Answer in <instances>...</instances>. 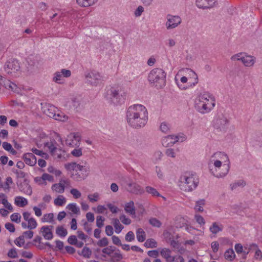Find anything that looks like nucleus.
Returning <instances> with one entry per match:
<instances>
[{"label": "nucleus", "mask_w": 262, "mask_h": 262, "mask_svg": "<svg viewBox=\"0 0 262 262\" xmlns=\"http://www.w3.org/2000/svg\"><path fill=\"white\" fill-rule=\"evenodd\" d=\"M167 21L165 24L167 30L172 29L178 27L182 21L181 17L177 15L168 14L166 16Z\"/></svg>", "instance_id": "obj_14"}, {"label": "nucleus", "mask_w": 262, "mask_h": 262, "mask_svg": "<svg viewBox=\"0 0 262 262\" xmlns=\"http://www.w3.org/2000/svg\"><path fill=\"white\" fill-rule=\"evenodd\" d=\"M86 163L81 165L75 162L65 164L66 169L71 172V177L76 181H80L85 179L88 176V167Z\"/></svg>", "instance_id": "obj_4"}, {"label": "nucleus", "mask_w": 262, "mask_h": 262, "mask_svg": "<svg viewBox=\"0 0 262 262\" xmlns=\"http://www.w3.org/2000/svg\"><path fill=\"white\" fill-rule=\"evenodd\" d=\"M229 121L227 117L221 114L218 115L213 121L214 128L218 132L225 133L229 126Z\"/></svg>", "instance_id": "obj_8"}, {"label": "nucleus", "mask_w": 262, "mask_h": 262, "mask_svg": "<svg viewBox=\"0 0 262 262\" xmlns=\"http://www.w3.org/2000/svg\"><path fill=\"white\" fill-rule=\"evenodd\" d=\"M54 214L52 213H46L43 215L41 220L42 222H52L53 221Z\"/></svg>", "instance_id": "obj_43"}, {"label": "nucleus", "mask_w": 262, "mask_h": 262, "mask_svg": "<svg viewBox=\"0 0 262 262\" xmlns=\"http://www.w3.org/2000/svg\"><path fill=\"white\" fill-rule=\"evenodd\" d=\"M244 54L243 53L234 54L231 57V60L233 61H241L242 62Z\"/></svg>", "instance_id": "obj_49"}, {"label": "nucleus", "mask_w": 262, "mask_h": 262, "mask_svg": "<svg viewBox=\"0 0 262 262\" xmlns=\"http://www.w3.org/2000/svg\"><path fill=\"white\" fill-rule=\"evenodd\" d=\"M70 193L73 195V197L75 199H79L81 196V192L76 188L71 189L70 190Z\"/></svg>", "instance_id": "obj_47"}, {"label": "nucleus", "mask_w": 262, "mask_h": 262, "mask_svg": "<svg viewBox=\"0 0 262 262\" xmlns=\"http://www.w3.org/2000/svg\"><path fill=\"white\" fill-rule=\"evenodd\" d=\"M144 246L147 248H153L157 247V243L153 238H149L144 243Z\"/></svg>", "instance_id": "obj_36"}, {"label": "nucleus", "mask_w": 262, "mask_h": 262, "mask_svg": "<svg viewBox=\"0 0 262 262\" xmlns=\"http://www.w3.org/2000/svg\"><path fill=\"white\" fill-rule=\"evenodd\" d=\"M125 241L128 242H132L135 239V235L133 231H129L125 236Z\"/></svg>", "instance_id": "obj_59"}, {"label": "nucleus", "mask_w": 262, "mask_h": 262, "mask_svg": "<svg viewBox=\"0 0 262 262\" xmlns=\"http://www.w3.org/2000/svg\"><path fill=\"white\" fill-rule=\"evenodd\" d=\"M23 158L26 164L31 166L35 165L37 162L36 158L33 153L25 154Z\"/></svg>", "instance_id": "obj_20"}, {"label": "nucleus", "mask_w": 262, "mask_h": 262, "mask_svg": "<svg viewBox=\"0 0 262 262\" xmlns=\"http://www.w3.org/2000/svg\"><path fill=\"white\" fill-rule=\"evenodd\" d=\"M80 136L78 133H71L68 136L66 143L71 147L78 146L80 144Z\"/></svg>", "instance_id": "obj_17"}, {"label": "nucleus", "mask_w": 262, "mask_h": 262, "mask_svg": "<svg viewBox=\"0 0 262 262\" xmlns=\"http://www.w3.org/2000/svg\"><path fill=\"white\" fill-rule=\"evenodd\" d=\"M160 129L163 133L165 134L168 133L169 130V125L166 122H162L160 126Z\"/></svg>", "instance_id": "obj_56"}, {"label": "nucleus", "mask_w": 262, "mask_h": 262, "mask_svg": "<svg viewBox=\"0 0 262 262\" xmlns=\"http://www.w3.org/2000/svg\"><path fill=\"white\" fill-rule=\"evenodd\" d=\"M113 224L115 228L116 233H119L123 229V226L120 224L119 220L117 219H113L112 220Z\"/></svg>", "instance_id": "obj_29"}, {"label": "nucleus", "mask_w": 262, "mask_h": 262, "mask_svg": "<svg viewBox=\"0 0 262 262\" xmlns=\"http://www.w3.org/2000/svg\"><path fill=\"white\" fill-rule=\"evenodd\" d=\"M28 229L29 230H32L35 229L37 226V223L36 220L33 218L30 219L28 222Z\"/></svg>", "instance_id": "obj_45"}, {"label": "nucleus", "mask_w": 262, "mask_h": 262, "mask_svg": "<svg viewBox=\"0 0 262 262\" xmlns=\"http://www.w3.org/2000/svg\"><path fill=\"white\" fill-rule=\"evenodd\" d=\"M165 154L166 156L171 158L176 157V153L174 151L173 149L172 148H168L165 151Z\"/></svg>", "instance_id": "obj_64"}, {"label": "nucleus", "mask_w": 262, "mask_h": 262, "mask_svg": "<svg viewBox=\"0 0 262 262\" xmlns=\"http://www.w3.org/2000/svg\"><path fill=\"white\" fill-rule=\"evenodd\" d=\"M86 82L89 84L96 86L100 84L103 79L100 74L96 71H91L85 75Z\"/></svg>", "instance_id": "obj_10"}, {"label": "nucleus", "mask_w": 262, "mask_h": 262, "mask_svg": "<svg viewBox=\"0 0 262 262\" xmlns=\"http://www.w3.org/2000/svg\"><path fill=\"white\" fill-rule=\"evenodd\" d=\"M107 93V98L114 104H120L125 100L124 96L118 88L112 87Z\"/></svg>", "instance_id": "obj_9"}, {"label": "nucleus", "mask_w": 262, "mask_h": 262, "mask_svg": "<svg viewBox=\"0 0 262 262\" xmlns=\"http://www.w3.org/2000/svg\"><path fill=\"white\" fill-rule=\"evenodd\" d=\"M66 202V198L61 195H59L54 200V204L56 206H62Z\"/></svg>", "instance_id": "obj_35"}, {"label": "nucleus", "mask_w": 262, "mask_h": 262, "mask_svg": "<svg viewBox=\"0 0 262 262\" xmlns=\"http://www.w3.org/2000/svg\"><path fill=\"white\" fill-rule=\"evenodd\" d=\"M19 189L21 191L27 195H31L32 194V190L31 187L28 184H24Z\"/></svg>", "instance_id": "obj_37"}, {"label": "nucleus", "mask_w": 262, "mask_h": 262, "mask_svg": "<svg viewBox=\"0 0 262 262\" xmlns=\"http://www.w3.org/2000/svg\"><path fill=\"white\" fill-rule=\"evenodd\" d=\"M97 245L100 247H106L108 245V241L106 237H103L97 242Z\"/></svg>", "instance_id": "obj_48"}, {"label": "nucleus", "mask_w": 262, "mask_h": 262, "mask_svg": "<svg viewBox=\"0 0 262 262\" xmlns=\"http://www.w3.org/2000/svg\"><path fill=\"white\" fill-rule=\"evenodd\" d=\"M205 205V200L204 199L199 200L196 202L195 205L194 206V209L196 212H203V206Z\"/></svg>", "instance_id": "obj_32"}, {"label": "nucleus", "mask_w": 262, "mask_h": 262, "mask_svg": "<svg viewBox=\"0 0 262 262\" xmlns=\"http://www.w3.org/2000/svg\"><path fill=\"white\" fill-rule=\"evenodd\" d=\"M128 124L135 129L143 127L148 121V112L142 104H136L129 106L126 113Z\"/></svg>", "instance_id": "obj_1"}, {"label": "nucleus", "mask_w": 262, "mask_h": 262, "mask_svg": "<svg viewBox=\"0 0 262 262\" xmlns=\"http://www.w3.org/2000/svg\"><path fill=\"white\" fill-rule=\"evenodd\" d=\"M146 191L151 194L154 196H161L160 194L158 192V191L154 188L150 186H146L145 188Z\"/></svg>", "instance_id": "obj_41"}, {"label": "nucleus", "mask_w": 262, "mask_h": 262, "mask_svg": "<svg viewBox=\"0 0 262 262\" xmlns=\"http://www.w3.org/2000/svg\"><path fill=\"white\" fill-rule=\"evenodd\" d=\"M71 75V72L69 70L62 69L60 71H57L53 74V81L58 84L64 83L63 77L68 78Z\"/></svg>", "instance_id": "obj_13"}, {"label": "nucleus", "mask_w": 262, "mask_h": 262, "mask_svg": "<svg viewBox=\"0 0 262 262\" xmlns=\"http://www.w3.org/2000/svg\"><path fill=\"white\" fill-rule=\"evenodd\" d=\"M199 183L198 177L192 173L186 172L180 178V187L184 191L190 192L194 190Z\"/></svg>", "instance_id": "obj_5"}, {"label": "nucleus", "mask_w": 262, "mask_h": 262, "mask_svg": "<svg viewBox=\"0 0 262 262\" xmlns=\"http://www.w3.org/2000/svg\"><path fill=\"white\" fill-rule=\"evenodd\" d=\"M53 228L52 226H44L41 228L40 231L46 239L50 240L53 238V236L52 232Z\"/></svg>", "instance_id": "obj_21"}, {"label": "nucleus", "mask_w": 262, "mask_h": 262, "mask_svg": "<svg viewBox=\"0 0 262 262\" xmlns=\"http://www.w3.org/2000/svg\"><path fill=\"white\" fill-rule=\"evenodd\" d=\"M1 202L7 209L10 211H12L13 210V207L12 205L7 201L6 195H5V196L4 198H2V199H1Z\"/></svg>", "instance_id": "obj_46"}, {"label": "nucleus", "mask_w": 262, "mask_h": 262, "mask_svg": "<svg viewBox=\"0 0 262 262\" xmlns=\"http://www.w3.org/2000/svg\"><path fill=\"white\" fill-rule=\"evenodd\" d=\"M256 62V58L251 55L244 54L242 63L245 67H251L253 66Z\"/></svg>", "instance_id": "obj_22"}, {"label": "nucleus", "mask_w": 262, "mask_h": 262, "mask_svg": "<svg viewBox=\"0 0 262 262\" xmlns=\"http://www.w3.org/2000/svg\"><path fill=\"white\" fill-rule=\"evenodd\" d=\"M125 188L129 192L135 194H142L144 192L143 188L132 180L126 182Z\"/></svg>", "instance_id": "obj_15"}, {"label": "nucleus", "mask_w": 262, "mask_h": 262, "mask_svg": "<svg viewBox=\"0 0 262 262\" xmlns=\"http://www.w3.org/2000/svg\"><path fill=\"white\" fill-rule=\"evenodd\" d=\"M124 210L126 213L132 215H135L136 214V209L134 202L130 201L126 203L124 205Z\"/></svg>", "instance_id": "obj_25"}, {"label": "nucleus", "mask_w": 262, "mask_h": 262, "mask_svg": "<svg viewBox=\"0 0 262 262\" xmlns=\"http://www.w3.org/2000/svg\"><path fill=\"white\" fill-rule=\"evenodd\" d=\"M11 220L12 222L19 223L20 222L21 216L18 213H14L10 216Z\"/></svg>", "instance_id": "obj_53"}, {"label": "nucleus", "mask_w": 262, "mask_h": 262, "mask_svg": "<svg viewBox=\"0 0 262 262\" xmlns=\"http://www.w3.org/2000/svg\"><path fill=\"white\" fill-rule=\"evenodd\" d=\"M15 204L20 207H23L28 204V201L23 196H18L15 198Z\"/></svg>", "instance_id": "obj_28"}, {"label": "nucleus", "mask_w": 262, "mask_h": 262, "mask_svg": "<svg viewBox=\"0 0 262 262\" xmlns=\"http://www.w3.org/2000/svg\"><path fill=\"white\" fill-rule=\"evenodd\" d=\"M12 183H13L12 179L10 177H7L6 178V181L5 183V185H3V188H4V190H7L9 191L10 188V185L11 184H12Z\"/></svg>", "instance_id": "obj_51"}, {"label": "nucleus", "mask_w": 262, "mask_h": 262, "mask_svg": "<svg viewBox=\"0 0 262 262\" xmlns=\"http://www.w3.org/2000/svg\"><path fill=\"white\" fill-rule=\"evenodd\" d=\"M170 245L174 248L175 249H178L179 251L181 253H182V252L181 251H184V249H182L181 248V249H179L180 248V244L177 241H176L174 240H172L170 242Z\"/></svg>", "instance_id": "obj_60"}, {"label": "nucleus", "mask_w": 262, "mask_h": 262, "mask_svg": "<svg viewBox=\"0 0 262 262\" xmlns=\"http://www.w3.org/2000/svg\"><path fill=\"white\" fill-rule=\"evenodd\" d=\"M58 112L57 108L53 105L48 104L44 107L43 112L50 118L55 117V113Z\"/></svg>", "instance_id": "obj_23"}, {"label": "nucleus", "mask_w": 262, "mask_h": 262, "mask_svg": "<svg viewBox=\"0 0 262 262\" xmlns=\"http://www.w3.org/2000/svg\"><path fill=\"white\" fill-rule=\"evenodd\" d=\"M171 251L169 249L163 248L160 251L161 256L164 258L167 262H172L174 260L173 256H171Z\"/></svg>", "instance_id": "obj_26"}, {"label": "nucleus", "mask_w": 262, "mask_h": 262, "mask_svg": "<svg viewBox=\"0 0 262 262\" xmlns=\"http://www.w3.org/2000/svg\"><path fill=\"white\" fill-rule=\"evenodd\" d=\"M67 209L71 211L74 214H79L80 209L76 203H70L67 206Z\"/></svg>", "instance_id": "obj_33"}, {"label": "nucleus", "mask_w": 262, "mask_h": 262, "mask_svg": "<svg viewBox=\"0 0 262 262\" xmlns=\"http://www.w3.org/2000/svg\"><path fill=\"white\" fill-rule=\"evenodd\" d=\"M42 179L45 182H46V181H48L49 182H53L54 181V178L52 176L47 173H44L42 175Z\"/></svg>", "instance_id": "obj_62"}, {"label": "nucleus", "mask_w": 262, "mask_h": 262, "mask_svg": "<svg viewBox=\"0 0 262 262\" xmlns=\"http://www.w3.org/2000/svg\"><path fill=\"white\" fill-rule=\"evenodd\" d=\"M137 238L139 242H143L145 239L146 234L142 228H138L136 232Z\"/></svg>", "instance_id": "obj_31"}, {"label": "nucleus", "mask_w": 262, "mask_h": 262, "mask_svg": "<svg viewBox=\"0 0 262 262\" xmlns=\"http://www.w3.org/2000/svg\"><path fill=\"white\" fill-rule=\"evenodd\" d=\"M20 65L18 60L14 59H10L7 61L4 65V70L8 74L16 76L18 72L20 71Z\"/></svg>", "instance_id": "obj_11"}, {"label": "nucleus", "mask_w": 262, "mask_h": 262, "mask_svg": "<svg viewBox=\"0 0 262 262\" xmlns=\"http://www.w3.org/2000/svg\"><path fill=\"white\" fill-rule=\"evenodd\" d=\"M78 254L85 258H89L92 255V251L89 248L84 247L82 249L81 253L78 252Z\"/></svg>", "instance_id": "obj_34"}, {"label": "nucleus", "mask_w": 262, "mask_h": 262, "mask_svg": "<svg viewBox=\"0 0 262 262\" xmlns=\"http://www.w3.org/2000/svg\"><path fill=\"white\" fill-rule=\"evenodd\" d=\"M224 257L227 260H233L235 257V254L232 248L227 250L224 253Z\"/></svg>", "instance_id": "obj_30"}, {"label": "nucleus", "mask_w": 262, "mask_h": 262, "mask_svg": "<svg viewBox=\"0 0 262 262\" xmlns=\"http://www.w3.org/2000/svg\"><path fill=\"white\" fill-rule=\"evenodd\" d=\"M194 219L201 226H204L205 224V220L201 215L196 214L194 215Z\"/></svg>", "instance_id": "obj_52"}, {"label": "nucleus", "mask_w": 262, "mask_h": 262, "mask_svg": "<svg viewBox=\"0 0 262 262\" xmlns=\"http://www.w3.org/2000/svg\"><path fill=\"white\" fill-rule=\"evenodd\" d=\"M186 138L183 135H169L162 138V144L165 147L171 146L177 142L184 141Z\"/></svg>", "instance_id": "obj_12"}, {"label": "nucleus", "mask_w": 262, "mask_h": 262, "mask_svg": "<svg viewBox=\"0 0 262 262\" xmlns=\"http://www.w3.org/2000/svg\"><path fill=\"white\" fill-rule=\"evenodd\" d=\"M216 0H196V5L202 9H207L212 7Z\"/></svg>", "instance_id": "obj_19"}, {"label": "nucleus", "mask_w": 262, "mask_h": 262, "mask_svg": "<svg viewBox=\"0 0 262 262\" xmlns=\"http://www.w3.org/2000/svg\"><path fill=\"white\" fill-rule=\"evenodd\" d=\"M194 105L199 113L202 114H207L215 107V98L212 94L208 92L200 93L195 97Z\"/></svg>", "instance_id": "obj_3"}, {"label": "nucleus", "mask_w": 262, "mask_h": 262, "mask_svg": "<svg viewBox=\"0 0 262 262\" xmlns=\"http://www.w3.org/2000/svg\"><path fill=\"white\" fill-rule=\"evenodd\" d=\"M149 222L150 224L154 227H160L161 226V223L156 218H151Z\"/></svg>", "instance_id": "obj_55"}, {"label": "nucleus", "mask_w": 262, "mask_h": 262, "mask_svg": "<svg viewBox=\"0 0 262 262\" xmlns=\"http://www.w3.org/2000/svg\"><path fill=\"white\" fill-rule=\"evenodd\" d=\"M88 199L92 203L96 202L100 199V195L98 192H95L88 195Z\"/></svg>", "instance_id": "obj_42"}, {"label": "nucleus", "mask_w": 262, "mask_h": 262, "mask_svg": "<svg viewBox=\"0 0 262 262\" xmlns=\"http://www.w3.org/2000/svg\"><path fill=\"white\" fill-rule=\"evenodd\" d=\"M45 147L47 148L51 153V154L54 157L57 156L58 159L61 158V155L60 154H56L57 150L60 151V149L57 148V143L54 139H51L49 141L45 144Z\"/></svg>", "instance_id": "obj_16"}, {"label": "nucleus", "mask_w": 262, "mask_h": 262, "mask_svg": "<svg viewBox=\"0 0 262 262\" xmlns=\"http://www.w3.org/2000/svg\"><path fill=\"white\" fill-rule=\"evenodd\" d=\"M98 0H76L78 5L81 7H88L94 5Z\"/></svg>", "instance_id": "obj_27"}, {"label": "nucleus", "mask_w": 262, "mask_h": 262, "mask_svg": "<svg viewBox=\"0 0 262 262\" xmlns=\"http://www.w3.org/2000/svg\"><path fill=\"white\" fill-rule=\"evenodd\" d=\"M70 181L68 179H61L59 183H56L52 185V189L57 193H62L64 192L65 187L70 185Z\"/></svg>", "instance_id": "obj_18"}, {"label": "nucleus", "mask_w": 262, "mask_h": 262, "mask_svg": "<svg viewBox=\"0 0 262 262\" xmlns=\"http://www.w3.org/2000/svg\"><path fill=\"white\" fill-rule=\"evenodd\" d=\"M8 256L11 258H15L17 257V252L16 249L14 248L9 250L8 252Z\"/></svg>", "instance_id": "obj_54"}, {"label": "nucleus", "mask_w": 262, "mask_h": 262, "mask_svg": "<svg viewBox=\"0 0 262 262\" xmlns=\"http://www.w3.org/2000/svg\"><path fill=\"white\" fill-rule=\"evenodd\" d=\"M14 243L17 246L21 247L25 244V239L24 236L21 235L16 238L14 241Z\"/></svg>", "instance_id": "obj_50"}, {"label": "nucleus", "mask_w": 262, "mask_h": 262, "mask_svg": "<svg viewBox=\"0 0 262 262\" xmlns=\"http://www.w3.org/2000/svg\"><path fill=\"white\" fill-rule=\"evenodd\" d=\"M53 118L56 120L65 121L68 120V117L64 113L57 112L55 113V117H53Z\"/></svg>", "instance_id": "obj_39"}, {"label": "nucleus", "mask_w": 262, "mask_h": 262, "mask_svg": "<svg viewBox=\"0 0 262 262\" xmlns=\"http://www.w3.org/2000/svg\"><path fill=\"white\" fill-rule=\"evenodd\" d=\"M223 225L219 222H213L209 228V231L213 234H216L217 233L223 230Z\"/></svg>", "instance_id": "obj_24"}, {"label": "nucleus", "mask_w": 262, "mask_h": 262, "mask_svg": "<svg viewBox=\"0 0 262 262\" xmlns=\"http://www.w3.org/2000/svg\"><path fill=\"white\" fill-rule=\"evenodd\" d=\"M120 220L121 221V222L125 224V225H129L131 222H132V221L131 220L128 218V217H127L125 215L123 214V215H121L120 216Z\"/></svg>", "instance_id": "obj_61"}, {"label": "nucleus", "mask_w": 262, "mask_h": 262, "mask_svg": "<svg viewBox=\"0 0 262 262\" xmlns=\"http://www.w3.org/2000/svg\"><path fill=\"white\" fill-rule=\"evenodd\" d=\"M71 154L75 157H79L82 155V148H75L71 151Z\"/></svg>", "instance_id": "obj_58"}, {"label": "nucleus", "mask_w": 262, "mask_h": 262, "mask_svg": "<svg viewBox=\"0 0 262 262\" xmlns=\"http://www.w3.org/2000/svg\"><path fill=\"white\" fill-rule=\"evenodd\" d=\"M37 57L33 55H31L27 58V62L31 67H34L37 62Z\"/></svg>", "instance_id": "obj_44"}, {"label": "nucleus", "mask_w": 262, "mask_h": 262, "mask_svg": "<svg viewBox=\"0 0 262 262\" xmlns=\"http://www.w3.org/2000/svg\"><path fill=\"white\" fill-rule=\"evenodd\" d=\"M102 257L110 262H118L122 259V255L119 250H116V248L112 246L104 248L102 250Z\"/></svg>", "instance_id": "obj_7"}, {"label": "nucleus", "mask_w": 262, "mask_h": 262, "mask_svg": "<svg viewBox=\"0 0 262 262\" xmlns=\"http://www.w3.org/2000/svg\"><path fill=\"white\" fill-rule=\"evenodd\" d=\"M246 183L243 180H238L234 183L230 185L231 188L232 190L236 189L238 187H244L246 185Z\"/></svg>", "instance_id": "obj_40"}, {"label": "nucleus", "mask_w": 262, "mask_h": 262, "mask_svg": "<svg viewBox=\"0 0 262 262\" xmlns=\"http://www.w3.org/2000/svg\"><path fill=\"white\" fill-rule=\"evenodd\" d=\"M104 218L102 216H98L96 219V225L98 228H101L104 225Z\"/></svg>", "instance_id": "obj_63"}, {"label": "nucleus", "mask_w": 262, "mask_h": 262, "mask_svg": "<svg viewBox=\"0 0 262 262\" xmlns=\"http://www.w3.org/2000/svg\"><path fill=\"white\" fill-rule=\"evenodd\" d=\"M33 154H35L36 155H38L41 156L42 158H46L47 156V154L43 152L42 150H38L35 148H33L31 149Z\"/></svg>", "instance_id": "obj_57"}, {"label": "nucleus", "mask_w": 262, "mask_h": 262, "mask_svg": "<svg viewBox=\"0 0 262 262\" xmlns=\"http://www.w3.org/2000/svg\"><path fill=\"white\" fill-rule=\"evenodd\" d=\"M56 234L62 237H65L68 233L67 230L62 226H59L56 228Z\"/></svg>", "instance_id": "obj_38"}, {"label": "nucleus", "mask_w": 262, "mask_h": 262, "mask_svg": "<svg viewBox=\"0 0 262 262\" xmlns=\"http://www.w3.org/2000/svg\"><path fill=\"white\" fill-rule=\"evenodd\" d=\"M166 73L162 69L155 68L148 75V80L153 86L158 89L163 88L166 83Z\"/></svg>", "instance_id": "obj_6"}, {"label": "nucleus", "mask_w": 262, "mask_h": 262, "mask_svg": "<svg viewBox=\"0 0 262 262\" xmlns=\"http://www.w3.org/2000/svg\"><path fill=\"white\" fill-rule=\"evenodd\" d=\"M210 172L216 178L226 176L230 169V163L228 156L223 152H216L210 157L208 162Z\"/></svg>", "instance_id": "obj_2"}]
</instances>
